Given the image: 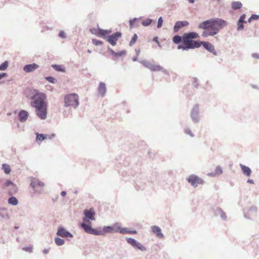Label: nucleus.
Listing matches in <instances>:
<instances>
[{
	"label": "nucleus",
	"mask_w": 259,
	"mask_h": 259,
	"mask_svg": "<svg viewBox=\"0 0 259 259\" xmlns=\"http://www.w3.org/2000/svg\"><path fill=\"white\" fill-rule=\"evenodd\" d=\"M227 24L228 22L225 20L213 18L200 22L198 28L203 30L201 35L204 37H207L217 34Z\"/></svg>",
	"instance_id": "obj_1"
},
{
	"label": "nucleus",
	"mask_w": 259,
	"mask_h": 259,
	"mask_svg": "<svg viewBox=\"0 0 259 259\" xmlns=\"http://www.w3.org/2000/svg\"><path fill=\"white\" fill-rule=\"evenodd\" d=\"M32 94L30 99L32 101L30 102V106L35 109V113L40 119H46L48 107L47 103L45 102L46 94L36 90H34Z\"/></svg>",
	"instance_id": "obj_2"
},
{
	"label": "nucleus",
	"mask_w": 259,
	"mask_h": 259,
	"mask_svg": "<svg viewBox=\"0 0 259 259\" xmlns=\"http://www.w3.org/2000/svg\"><path fill=\"white\" fill-rule=\"evenodd\" d=\"M79 105V97L76 94H70L64 97V106L66 107L72 106L76 109Z\"/></svg>",
	"instance_id": "obj_3"
},
{
	"label": "nucleus",
	"mask_w": 259,
	"mask_h": 259,
	"mask_svg": "<svg viewBox=\"0 0 259 259\" xmlns=\"http://www.w3.org/2000/svg\"><path fill=\"white\" fill-rule=\"evenodd\" d=\"M201 41L193 40L187 44H179L178 49H182L183 51H187L190 49H195L201 47Z\"/></svg>",
	"instance_id": "obj_4"
},
{
	"label": "nucleus",
	"mask_w": 259,
	"mask_h": 259,
	"mask_svg": "<svg viewBox=\"0 0 259 259\" xmlns=\"http://www.w3.org/2000/svg\"><path fill=\"white\" fill-rule=\"evenodd\" d=\"M80 226L86 233L95 235H104V233L101 231L92 227L91 222H89L88 223H81Z\"/></svg>",
	"instance_id": "obj_5"
},
{
	"label": "nucleus",
	"mask_w": 259,
	"mask_h": 259,
	"mask_svg": "<svg viewBox=\"0 0 259 259\" xmlns=\"http://www.w3.org/2000/svg\"><path fill=\"white\" fill-rule=\"evenodd\" d=\"M187 180L194 188H196L198 185H203L205 183L203 180L195 175H190L187 178Z\"/></svg>",
	"instance_id": "obj_6"
},
{
	"label": "nucleus",
	"mask_w": 259,
	"mask_h": 259,
	"mask_svg": "<svg viewBox=\"0 0 259 259\" xmlns=\"http://www.w3.org/2000/svg\"><path fill=\"white\" fill-rule=\"evenodd\" d=\"M199 38L198 33L194 31L185 33L183 34V42L182 44H187L194 39Z\"/></svg>",
	"instance_id": "obj_7"
},
{
	"label": "nucleus",
	"mask_w": 259,
	"mask_h": 259,
	"mask_svg": "<svg viewBox=\"0 0 259 259\" xmlns=\"http://www.w3.org/2000/svg\"><path fill=\"white\" fill-rule=\"evenodd\" d=\"M122 36V33L120 31H116L106 37V41L112 46L117 44V40Z\"/></svg>",
	"instance_id": "obj_8"
},
{
	"label": "nucleus",
	"mask_w": 259,
	"mask_h": 259,
	"mask_svg": "<svg viewBox=\"0 0 259 259\" xmlns=\"http://www.w3.org/2000/svg\"><path fill=\"white\" fill-rule=\"evenodd\" d=\"M84 217L82 218V223H88L89 222H91V220H95V212L93 208L90 209H85L83 211Z\"/></svg>",
	"instance_id": "obj_9"
},
{
	"label": "nucleus",
	"mask_w": 259,
	"mask_h": 259,
	"mask_svg": "<svg viewBox=\"0 0 259 259\" xmlns=\"http://www.w3.org/2000/svg\"><path fill=\"white\" fill-rule=\"evenodd\" d=\"M199 108L198 104H195L191 111V118L193 122L195 123H198L200 120Z\"/></svg>",
	"instance_id": "obj_10"
},
{
	"label": "nucleus",
	"mask_w": 259,
	"mask_h": 259,
	"mask_svg": "<svg viewBox=\"0 0 259 259\" xmlns=\"http://www.w3.org/2000/svg\"><path fill=\"white\" fill-rule=\"evenodd\" d=\"M125 239L127 243L133 247L143 251H145L147 250L146 247L144 245L138 242L135 239L130 237H126Z\"/></svg>",
	"instance_id": "obj_11"
},
{
	"label": "nucleus",
	"mask_w": 259,
	"mask_h": 259,
	"mask_svg": "<svg viewBox=\"0 0 259 259\" xmlns=\"http://www.w3.org/2000/svg\"><path fill=\"white\" fill-rule=\"evenodd\" d=\"M56 235L62 238H71L73 237V235L62 226L58 227Z\"/></svg>",
	"instance_id": "obj_12"
},
{
	"label": "nucleus",
	"mask_w": 259,
	"mask_h": 259,
	"mask_svg": "<svg viewBox=\"0 0 259 259\" xmlns=\"http://www.w3.org/2000/svg\"><path fill=\"white\" fill-rule=\"evenodd\" d=\"M30 179L31 180L30 184V186L33 188L35 192L40 193V191H37L36 188L37 186L43 187L45 186V184L36 178L31 177Z\"/></svg>",
	"instance_id": "obj_13"
},
{
	"label": "nucleus",
	"mask_w": 259,
	"mask_h": 259,
	"mask_svg": "<svg viewBox=\"0 0 259 259\" xmlns=\"http://www.w3.org/2000/svg\"><path fill=\"white\" fill-rule=\"evenodd\" d=\"M201 46L202 45L203 48L205 49L207 51L212 53L215 56L218 55V53L215 50L214 46L208 41H201Z\"/></svg>",
	"instance_id": "obj_14"
},
{
	"label": "nucleus",
	"mask_w": 259,
	"mask_h": 259,
	"mask_svg": "<svg viewBox=\"0 0 259 259\" xmlns=\"http://www.w3.org/2000/svg\"><path fill=\"white\" fill-rule=\"evenodd\" d=\"M189 23L187 21H178L175 23L174 27V32H178L179 30L185 26L189 25Z\"/></svg>",
	"instance_id": "obj_15"
},
{
	"label": "nucleus",
	"mask_w": 259,
	"mask_h": 259,
	"mask_svg": "<svg viewBox=\"0 0 259 259\" xmlns=\"http://www.w3.org/2000/svg\"><path fill=\"white\" fill-rule=\"evenodd\" d=\"M28 112L25 110H20L18 114V117L21 123L25 122L28 119Z\"/></svg>",
	"instance_id": "obj_16"
},
{
	"label": "nucleus",
	"mask_w": 259,
	"mask_h": 259,
	"mask_svg": "<svg viewBox=\"0 0 259 259\" xmlns=\"http://www.w3.org/2000/svg\"><path fill=\"white\" fill-rule=\"evenodd\" d=\"M39 66L36 63H32L25 65L23 67V71L26 73H30L37 69Z\"/></svg>",
	"instance_id": "obj_17"
},
{
	"label": "nucleus",
	"mask_w": 259,
	"mask_h": 259,
	"mask_svg": "<svg viewBox=\"0 0 259 259\" xmlns=\"http://www.w3.org/2000/svg\"><path fill=\"white\" fill-rule=\"evenodd\" d=\"M214 214L215 216L220 215L222 219L224 221L227 220V216L226 214L220 207H217L215 210H214Z\"/></svg>",
	"instance_id": "obj_18"
},
{
	"label": "nucleus",
	"mask_w": 259,
	"mask_h": 259,
	"mask_svg": "<svg viewBox=\"0 0 259 259\" xmlns=\"http://www.w3.org/2000/svg\"><path fill=\"white\" fill-rule=\"evenodd\" d=\"M152 231L154 233L156 236L159 238L163 237V234L161 233V230L160 227L157 226H153L151 227Z\"/></svg>",
	"instance_id": "obj_19"
},
{
	"label": "nucleus",
	"mask_w": 259,
	"mask_h": 259,
	"mask_svg": "<svg viewBox=\"0 0 259 259\" xmlns=\"http://www.w3.org/2000/svg\"><path fill=\"white\" fill-rule=\"evenodd\" d=\"M98 93L102 97H104L106 93V84L103 82H101L98 88Z\"/></svg>",
	"instance_id": "obj_20"
},
{
	"label": "nucleus",
	"mask_w": 259,
	"mask_h": 259,
	"mask_svg": "<svg viewBox=\"0 0 259 259\" xmlns=\"http://www.w3.org/2000/svg\"><path fill=\"white\" fill-rule=\"evenodd\" d=\"M223 173V169L220 166L216 167L214 171L208 173L207 176L210 177H217L221 175Z\"/></svg>",
	"instance_id": "obj_21"
},
{
	"label": "nucleus",
	"mask_w": 259,
	"mask_h": 259,
	"mask_svg": "<svg viewBox=\"0 0 259 259\" xmlns=\"http://www.w3.org/2000/svg\"><path fill=\"white\" fill-rule=\"evenodd\" d=\"M108 51L114 56L116 57H120L122 55H126V51L124 50H122L121 51L118 52H115L114 50L111 49L110 47H108L107 49Z\"/></svg>",
	"instance_id": "obj_22"
},
{
	"label": "nucleus",
	"mask_w": 259,
	"mask_h": 259,
	"mask_svg": "<svg viewBox=\"0 0 259 259\" xmlns=\"http://www.w3.org/2000/svg\"><path fill=\"white\" fill-rule=\"evenodd\" d=\"M240 166L241 168L242 171L243 172V174L249 177L250 176L251 173V169L244 165L242 164L241 163L240 164Z\"/></svg>",
	"instance_id": "obj_23"
},
{
	"label": "nucleus",
	"mask_w": 259,
	"mask_h": 259,
	"mask_svg": "<svg viewBox=\"0 0 259 259\" xmlns=\"http://www.w3.org/2000/svg\"><path fill=\"white\" fill-rule=\"evenodd\" d=\"M117 229V226H116V225H115L114 227H112V226H105L103 227V231H102L103 233H104V235L105 234V233H112L113 232H114V230H116Z\"/></svg>",
	"instance_id": "obj_24"
},
{
	"label": "nucleus",
	"mask_w": 259,
	"mask_h": 259,
	"mask_svg": "<svg viewBox=\"0 0 259 259\" xmlns=\"http://www.w3.org/2000/svg\"><path fill=\"white\" fill-rule=\"evenodd\" d=\"M116 226H117V229L114 230V232H119L121 234H126L130 232V230H128L126 228H121L119 224H116Z\"/></svg>",
	"instance_id": "obj_25"
},
{
	"label": "nucleus",
	"mask_w": 259,
	"mask_h": 259,
	"mask_svg": "<svg viewBox=\"0 0 259 259\" xmlns=\"http://www.w3.org/2000/svg\"><path fill=\"white\" fill-rule=\"evenodd\" d=\"M242 4L240 2L234 1L232 3L231 7L233 10H238L241 8Z\"/></svg>",
	"instance_id": "obj_26"
},
{
	"label": "nucleus",
	"mask_w": 259,
	"mask_h": 259,
	"mask_svg": "<svg viewBox=\"0 0 259 259\" xmlns=\"http://www.w3.org/2000/svg\"><path fill=\"white\" fill-rule=\"evenodd\" d=\"M52 67L56 71L58 72H64L65 71V68L60 65L52 64Z\"/></svg>",
	"instance_id": "obj_27"
},
{
	"label": "nucleus",
	"mask_w": 259,
	"mask_h": 259,
	"mask_svg": "<svg viewBox=\"0 0 259 259\" xmlns=\"http://www.w3.org/2000/svg\"><path fill=\"white\" fill-rule=\"evenodd\" d=\"M36 141H42L47 139V136L42 134H39L36 133Z\"/></svg>",
	"instance_id": "obj_28"
},
{
	"label": "nucleus",
	"mask_w": 259,
	"mask_h": 259,
	"mask_svg": "<svg viewBox=\"0 0 259 259\" xmlns=\"http://www.w3.org/2000/svg\"><path fill=\"white\" fill-rule=\"evenodd\" d=\"M182 40L183 41V35L181 36L179 35H176L172 37V41L176 44H179Z\"/></svg>",
	"instance_id": "obj_29"
},
{
	"label": "nucleus",
	"mask_w": 259,
	"mask_h": 259,
	"mask_svg": "<svg viewBox=\"0 0 259 259\" xmlns=\"http://www.w3.org/2000/svg\"><path fill=\"white\" fill-rule=\"evenodd\" d=\"M54 241L56 244L58 246H62L65 243L64 240L58 237H55L54 238Z\"/></svg>",
	"instance_id": "obj_30"
},
{
	"label": "nucleus",
	"mask_w": 259,
	"mask_h": 259,
	"mask_svg": "<svg viewBox=\"0 0 259 259\" xmlns=\"http://www.w3.org/2000/svg\"><path fill=\"white\" fill-rule=\"evenodd\" d=\"M99 37H102L106 40V37L108 35H106V32H105V29H103L98 27Z\"/></svg>",
	"instance_id": "obj_31"
},
{
	"label": "nucleus",
	"mask_w": 259,
	"mask_h": 259,
	"mask_svg": "<svg viewBox=\"0 0 259 259\" xmlns=\"http://www.w3.org/2000/svg\"><path fill=\"white\" fill-rule=\"evenodd\" d=\"M2 169L4 170L6 174H9L11 172V168L9 164L3 163L2 165Z\"/></svg>",
	"instance_id": "obj_32"
},
{
	"label": "nucleus",
	"mask_w": 259,
	"mask_h": 259,
	"mask_svg": "<svg viewBox=\"0 0 259 259\" xmlns=\"http://www.w3.org/2000/svg\"><path fill=\"white\" fill-rule=\"evenodd\" d=\"M17 199L13 196L10 197L8 199V203L10 204L16 205L18 204Z\"/></svg>",
	"instance_id": "obj_33"
},
{
	"label": "nucleus",
	"mask_w": 259,
	"mask_h": 259,
	"mask_svg": "<svg viewBox=\"0 0 259 259\" xmlns=\"http://www.w3.org/2000/svg\"><path fill=\"white\" fill-rule=\"evenodd\" d=\"M144 67L151 69L152 65L150 62L147 60H144L139 61Z\"/></svg>",
	"instance_id": "obj_34"
},
{
	"label": "nucleus",
	"mask_w": 259,
	"mask_h": 259,
	"mask_svg": "<svg viewBox=\"0 0 259 259\" xmlns=\"http://www.w3.org/2000/svg\"><path fill=\"white\" fill-rule=\"evenodd\" d=\"M9 61H5L0 65V70L4 71L6 70L9 66Z\"/></svg>",
	"instance_id": "obj_35"
},
{
	"label": "nucleus",
	"mask_w": 259,
	"mask_h": 259,
	"mask_svg": "<svg viewBox=\"0 0 259 259\" xmlns=\"http://www.w3.org/2000/svg\"><path fill=\"white\" fill-rule=\"evenodd\" d=\"M162 69V67L159 65H152L151 70L152 71H158Z\"/></svg>",
	"instance_id": "obj_36"
},
{
	"label": "nucleus",
	"mask_w": 259,
	"mask_h": 259,
	"mask_svg": "<svg viewBox=\"0 0 259 259\" xmlns=\"http://www.w3.org/2000/svg\"><path fill=\"white\" fill-rule=\"evenodd\" d=\"M138 39V35L137 34H134L133 36L131 41L129 42V46H132L137 41Z\"/></svg>",
	"instance_id": "obj_37"
},
{
	"label": "nucleus",
	"mask_w": 259,
	"mask_h": 259,
	"mask_svg": "<svg viewBox=\"0 0 259 259\" xmlns=\"http://www.w3.org/2000/svg\"><path fill=\"white\" fill-rule=\"evenodd\" d=\"M45 79L52 83H56L57 82V79L53 76H47L45 77Z\"/></svg>",
	"instance_id": "obj_38"
},
{
	"label": "nucleus",
	"mask_w": 259,
	"mask_h": 259,
	"mask_svg": "<svg viewBox=\"0 0 259 259\" xmlns=\"http://www.w3.org/2000/svg\"><path fill=\"white\" fill-rule=\"evenodd\" d=\"M152 22H153V20H152V19H150V18H148V19H146V20H144V21L142 22V24L144 26H149L150 24H151Z\"/></svg>",
	"instance_id": "obj_39"
},
{
	"label": "nucleus",
	"mask_w": 259,
	"mask_h": 259,
	"mask_svg": "<svg viewBox=\"0 0 259 259\" xmlns=\"http://www.w3.org/2000/svg\"><path fill=\"white\" fill-rule=\"evenodd\" d=\"M6 210V208H0V216L4 219H9L8 214L7 213L5 214L2 212V211H4Z\"/></svg>",
	"instance_id": "obj_40"
},
{
	"label": "nucleus",
	"mask_w": 259,
	"mask_h": 259,
	"mask_svg": "<svg viewBox=\"0 0 259 259\" xmlns=\"http://www.w3.org/2000/svg\"><path fill=\"white\" fill-rule=\"evenodd\" d=\"M18 190V188L15 184H13V186L11 187L10 193L12 195L14 193H16Z\"/></svg>",
	"instance_id": "obj_41"
},
{
	"label": "nucleus",
	"mask_w": 259,
	"mask_h": 259,
	"mask_svg": "<svg viewBox=\"0 0 259 259\" xmlns=\"http://www.w3.org/2000/svg\"><path fill=\"white\" fill-rule=\"evenodd\" d=\"M244 22H239V21H237V30L240 31L244 29Z\"/></svg>",
	"instance_id": "obj_42"
},
{
	"label": "nucleus",
	"mask_w": 259,
	"mask_h": 259,
	"mask_svg": "<svg viewBox=\"0 0 259 259\" xmlns=\"http://www.w3.org/2000/svg\"><path fill=\"white\" fill-rule=\"evenodd\" d=\"M92 42L95 46H100L102 45L103 43L102 41L96 39H93Z\"/></svg>",
	"instance_id": "obj_43"
},
{
	"label": "nucleus",
	"mask_w": 259,
	"mask_h": 259,
	"mask_svg": "<svg viewBox=\"0 0 259 259\" xmlns=\"http://www.w3.org/2000/svg\"><path fill=\"white\" fill-rule=\"evenodd\" d=\"M97 26H98V28H92L90 29V32L93 34H95L96 35H97V36H98L99 35V31H98V27H99V25H97Z\"/></svg>",
	"instance_id": "obj_44"
},
{
	"label": "nucleus",
	"mask_w": 259,
	"mask_h": 259,
	"mask_svg": "<svg viewBox=\"0 0 259 259\" xmlns=\"http://www.w3.org/2000/svg\"><path fill=\"white\" fill-rule=\"evenodd\" d=\"M163 19L161 17H160L158 19L157 27L158 28H160L162 27L163 24Z\"/></svg>",
	"instance_id": "obj_45"
},
{
	"label": "nucleus",
	"mask_w": 259,
	"mask_h": 259,
	"mask_svg": "<svg viewBox=\"0 0 259 259\" xmlns=\"http://www.w3.org/2000/svg\"><path fill=\"white\" fill-rule=\"evenodd\" d=\"M33 247L32 246H29L27 247H24L22 248V250L28 252H31L32 251Z\"/></svg>",
	"instance_id": "obj_46"
},
{
	"label": "nucleus",
	"mask_w": 259,
	"mask_h": 259,
	"mask_svg": "<svg viewBox=\"0 0 259 259\" xmlns=\"http://www.w3.org/2000/svg\"><path fill=\"white\" fill-rule=\"evenodd\" d=\"M138 20L137 18H135L133 19L130 20L129 24L131 28H133L134 26V23Z\"/></svg>",
	"instance_id": "obj_47"
},
{
	"label": "nucleus",
	"mask_w": 259,
	"mask_h": 259,
	"mask_svg": "<svg viewBox=\"0 0 259 259\" xmlns=\"http://www.w3.org/2000/svg\"><path fill=\"white\" fill-rule=\"evenodd\" d=\"M246 17L245 14H242L238 19V21H239V22H244L245 23H246L247 22L245 20Z\"/></svg>",
	"instance_id": "obj_48"
},
{
	"label": "nucleus",
	"mask_w": 259,
	"mask_h": 259,
	"mask_svg": "<svg viewBox=\"0 0 259 259\" xmlns=\"http://www.w3.org/2000/svg\"><path fill=\"white\" fill-rule=\"evenodd\" d=\"M256 211V207L255 206H251L249 208V212L250 213H255Z\"/></svg>",
	"instance_id": "obj_49"
},
{
	"label": "nucleus",
	"mask_w": 259,
	"mask_h": 259,
	"mask_svg": "<svg viewBox=\"0 0 259 259\" xmlns=\"http://www.w3.org/2000/svg\"><path fill=\"white\" fill-rule=\"evenodd\" d=\"M193 84L194 87L197 88L199 86L198 80L196 78H193Z\"/></svg>",
	"instance_id": "obj_50"
},
{
	"label": "nucleus",
	"mask_w": 259,
	"mask_h": 259,
	"mask_svg": "<svg viewBox=\"0 0 259 259\" xmlns=\"http://www.w3.org/2000/svg\"><path fill=\"white\" fill-rule=\"evenodd\" d=\"M185 133L186 134L190 135L191 137H193L194 135L189 128H186L185 130Z\"/></svg>",
	"instance_id": "obj_51"
},
{
	"label": "nucleus",
	"mask_w": 259,
	"mask_h": 259,
	"mask_svg": "<svg viewBox=\"0 0 259 259\" xmlns=\"http://www.w3.org/2000/svg\"><path fill=\"white\" fill-rule=\"evenodd\" d=\"M59 36L62 38H65L66 37L65 33L64 31H60L59 33Z\"/></svg>",
	"instance_id": "obj_52"
},
{
	"label": "nucleus",
	"mask_w": 259,
	"mask_h": 259,
	"mask_svg": "<svg viewBox=\"0 0 259 259\" xmlns=\"http://www.w3.org/2000/svg\"><path fill=\"white\" fill-rule=\"evenodd\" d=\"M13 184H14L11 180H7L6 182L5 183V186H12Z\"/></svg>",
	"instance_id": "obj_53"
},
{
	"label": "nucleus",
	"mask_w": 259,
	"mask_h": 259,
	"mask_svg": "<svg viewBox=\"0 0 259 259\" xmlns=\"http://www.w3.org/2000/svg\"><path fill=\"white\" fill-rule=\"evenodd\" d=\"M252 18H253V20H256L259 19V15L256 14H252L251 15Z\"/></svg>",
	"instance_id": "obj_54"
},
{
	"label": "nucleus",
	"mask_w": 259,
	"mask_h": 259,
	"mask_svg": "<svg viewBox=\"0 0 259 259\" xmlns=\"http://www.w3.org/2000/svg\"><path fill=\"white\" fill-rule=\"evenodd\" d=\"M8 75L7 73L6 72H2L0 73V80L2 78L6 77Z\"/></svg>",
	"instance_id": "obj_55"
},
{
	"label": "nucleus",
	"mask_w": 259,
	"mask_h": 259,
	"mask_svg": "<svg viewBox=\"0 0 259 259\" xmlns=\"http://www.w3.org/2000/svg\"><path fill=\"white\" fill-rule=\"evenodd\" d=\"M251 56L253 58L259 59V54L257 53H253Z\"/></svg>",
	"instance_id": "obj_56"
},
{
	"label": "nucleus",
	"mask_w": 259,
	"mask_h": 259,
	"mask_svg": "<svg viewBox=\"0 0 259 259\" xmlns=\"http://www.w3.org/2000/svg\"><path fill=\"white\" fill-rule=\"evenodd\" d=\"M112 32V29H105V32H106V35H108V34L111 33Z\"/></svg>",
	"instance_id": "obj_57"
},
{
	"label": "nucleus",
	"mask_w": 259,
	"mask_h": 259,
	"mask_svg": "<svg viewBox=\"0 0 259 259\" xmlns=\"http://www.w3.org/2000/svg\"><path fill=\"white\" fill-rule=\"evenodd\" d=\"M47 138H48L49 139H52L55 137V134H52L51 135H47Z\"/></svg>",
	"instance_id": "obj_58"
},
{
	"label": "nucleus",
	"mask_w": 259,
	"mask_h": 259,
	"mask_svg": "<svg viewBox=\"0 0 259 259\" xmlns=\"http://www.w3.org/2000/svg\"><path fill=\"white\" fill-rule=\"evenodd\" d=\"M153 40L157 44H159L158 37L157 36L154 37Z\"/></svg>",
	"instance_id": "obj_59"
},
{
	"label": "nucleus",
	"mask_w": 259,
	"mask_h": 259,
	"mask_svg": "<svg viewBox=\"0 0 259 259\" xmlns=\"http://www.w3.org/2000/svg\"><path fill=\"white\" fill-rule=\"evenodd\" d=\"M160 71H161L165 74H168L167 71L165 69L163 68L162 67V69H161Z\"/></svg>",
	"instance_id": "obj_60"
},
{
	"label": "nucleus",
	"mask_w": 259,
	"mask_h": 259,
	"mask_svg": "<svg viewBox=\"0 0 259 259\" xmlns=\"http://www.w3.org/2000/svg\"><path fill=\"white\" fill-rule=\"evenodd\" d=\"M42 251L44 254H48L50 251V248L44 249Z\"/></svg>",
	"instance_id": "obj_61"
},
{
	"label": "nucleus",
	"mask_w": 259,
	"mask_h": 259,
	"mask_svg": "<svg viewBox=\"0 0 259 259\" xmlns=\"http://www.w3.org/2000/svg\"><path fill=\"white\" fill-rule=\"evenodd\" d=\"M66 195V192L65 191H63L61 192V195L62 196H65Z\"/></svg>",
	"instance_id": "obj_62"
},
{
	"label": "nucleus",
	"mask_w": 259,
	"mask_h": 259,
	"mask_svg": "<svg viewBox=\"0 0 259 259\" xmlns=\"http://www.w3.org/2000/svg\"><path fill=\"white\" fill-rule=\"evenodd\" d=\"M247 182L248 183H250V184H253V183H254L253 180H252L251 179H248L247 180Z\"/></svg>",
	"instance_id": "obj_63"
},
{
	"label": "nucleus",
	"mask_w": 259,
	"mask_h": 259,
	"mask_svg": "<svg viewBox=\"0 0 259 259\" xmlns=\"http://www.w3.org/2000/svg\"><path fill=\"white\" fill-rule=\"evenodd\" d=\"M128 234H136L137 231L136 230L130 231V232H128Z\"/></svg>",
	"instance_id": "obj_64"
}]
</instances>
